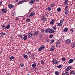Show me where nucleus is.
<instances>
[{
  "label": "nucleus",
  "instance_id": "obj_49",
  "mask_svg": "<svg viewBox=\"0 0 75 75\" xmlns=\"http://www.w3.org/2000/svg\"><path fill=\"white\" fill-rule=\"evenodd\" d=\"M0 14H3V12L1 10H0Z\"/></svg>",
  "mask_w": 75,
  "mask_h": 75
},
{
  "label": "nucleus",
  "instance_id": "obj_50",
  "mask_svg": "<svg viewBox=\"0 0 75 75\" xmlns=\"http://www.w3.org/2000/svg\"><path fill=\"white\" fill-rule=\"evenodd\" d=\"M53 35H50V38H52V37H53Z\"/></svg>",
  "mask_w": 75,
  "mask_h": 75
},
{
  "label": "nucleus",
  "instance_id": "obj_19",
  "mask_svg": "<svg viewBox=\"0 0 75 75\" xmlns=\"http://www.w3.org/2000/svg\"><path fill=\"white\" fill-rule=\"evenodd\" d=\"M1 27L3 29H4L5 30H6V25H2L1 26Z\"/></svg>",
  "mask_w": 75,
  "mask_h": 75
},
{
  "label": "nucleus",
  "instance_id": "obj_23",
  "mask_svg": "<svg viewBox=\"0 0 75 75\" xmlns=\"http://www.w3.org/2000/svg\"><path fill=\"white\" fill-rule=\"evenodd\" d=\"M75 47V44L74 43V42H73L72 43V45H71V48H74Z\"/></svg>",
  "mask_w": 75,
  "mask_h": 75
},
{
  "label": "nucleus",
  "instance_id": "obj_8",
  "mask_svg": "<svg viewBox=\"0 0 75 75\" xmlns=\"http://www.w3.org/2000/svg\"><path fill=\"white\" fill-rule=\"evenodd\" d=\"M14 7V5L11 4H8V7L9 8H12Z\"/></svg>",
  "mask_w": 75,
  "mask_h": 75
},
{
  "label": "nucleus",
  "instance_id": "obj_59",
  "mask_svg": "<svg viewBox=\"0 0 75 75\" xmlns=\"http://www.w3.org/2000/svg\"><path fill=\"white\" fill-rule=\"evenodd\" d=\"M2 53V52H0V55H1Z\"/></svg>",
  "mask_w": 75,
  "mask_h": 75
},
{
  "label": "nucleus",
  "instance_id": "obj_18",
  "mask_svg": "<svg viewBox=\"0 0 75 75\" xmlns=\"http://www.w3.org/2000/svg\"><path fill=\"white\" fill-rule=\"evenodd\" d=\"M35 15V12L34 11L33 12L31 13L30 14V17H32Z\"/></svg>",
  "mask_w": 75,
  "mask_h": 75
},
{
  "label": "nucleus",
  "instance_id": "obj_51",
  "mask_svg": "<svg viewBox=\"0 0 75 75\" xmlns=\"http://www.w3.org/2000/svg\"><path fill=\"white\" fill-rule=\"evenodd\" d=\"M54 42V40H51V43H53Z\"/></svg>",
  "mask_w": 75,
  "mask_h": 75
},
{
  "label": "nucleus",
  "instance_id": "obj_5",
  "mask_svg": "<svg viewBox=\"0 0 75 75\" xmlns=\"http://www.w3.org/2000/svg\"><path fill=\"white\" fill-rule=\"evenodd\" d=\"M65 41L66 43L67 44H70V43H71V41L69 39H68L67 40H66Z\"/></svg>",
  "mask_w": 75,
  "mask_h": 75
},
{
  "label": "nucleus",
  "instance_id": "obj_45",
  "mask_svg": "<svg viewBox=\"0 0 75 75\" xmlns=\"http://www.w3.org/2000/svg\"><path fill=\"white\" fill-rule=\"evenodd\" d=\"M57 67L59 68H62V66L61 65H59L57 66Z\"/></svg>",
  "mask_w": 75,
  "mask_h": 75
},
{
  "label": "nucleus",
  "instance_id": "obj_36",
  "mask_svg": "<svg viewBox=\"0 0 75 75\" xmlns=\"http://www.w3.org/2000/svg\"><path fill=\"white\" fill-rule=\"evenodd\" d=\"M70 74H74V71H71L70 72Z\"/></svg>",
  "mask_w": 75,
  "mask_h": 75
},
{
  "label": "nucleus",
  "instance_id": "obj_55",
  "mask_svg": "<svg viewBox=\"0 0 75 75\" xmlns=\"http://www.w3.org/2000/svg\"><path fill=\"white\" fill-rule=\"evenodd\" d=\"M41 21H44V19H41Z\"/></svg>",
  "mask_w": 75,
  "mask_h": 75
},
{
  "label": "nucleus",
  "instance_id": "obj_26",
  "mask_svg": "<svg viewBox=\"0 0 75 75\" xmlns=\"http://www.w3.org/2000/svg\"><path fill=\"white\" fill-rule=\"evenodd\" d=\"M13 59H15V57L13 56H12L10 58V61H11V60Z\"/></svg>",
  "mask_w": 75,
  "mask_h": 75
},
{
  "label": "nucleus",
  "instance_id": "obj_14",
  "mask_svg": "<svg viewBox=\"0 0 75 75\" xmlns=\"http://www.w3.org/2000/svg\"><path fill=\"white\" fill-rule=\"evenodd\" d=\"M50 30V28H47L45 30V33H49Z\"/></svg>",
  "mask_w": 75,
  "mask_h": 75
},
{
  "label": "nucleus",
  "instance_id": "obj_58",
  "mask_svg": "<svg viewBox=\"0 0 75 75\" xmlns=\"http://www.w3.org/2000/svg\"><path fill=\"white\" fill-rule=\"evenodd\" d=\"M52 21H53V22H54V19H52Z\"/></svg>",
  "mask_w": 75,
  "mask_h": 75
},
{
  "label": "nucleus",
  "instance_id": "obj_3",
  "mask_svg": "<svg viewBox=\"0 0 75 75\" xmlns=\"http://www.w3.org/2000/svg\"><path fill=\"white\" fill-rule=\"evenodd\" d=\"M52 62H53V64H54L55 65H56V64H58V61L55 58L53 59V60H52Z\"/></svg>",
  "mask_w": 75,
  "mask_h": 75
},
{
  "label": "nucleus",
  "instance_id": "obj_24",
  "mask_svg": "<svg viewBox=\"0 0 75 75\" xmlns=\"http://www.w3.org/2000/svg\"><path fill=\"white\" fill-rule=\"evenodd\" d=\"M9 28H10V25H8L6 27V30H7V29H9Z\"/></svg>",
  "mask_w": 75,
  "mask_h": 75
},
{
  "label": "nucleus",
  "instance_id": "obj_30",
  "mask_svg": "<svg viewBox=\"0 0 75 75\" xmlns=\"http://www.w3.org/2000/svg\"><path fill=\"white\" fill-rule=\"evenodd\" d=\"M52 28L54 30H57V27L55 26H54L53 27H52Z\"/></svg>",
  "mask_w": 75,
  "mask_h": 75
},
{
  "label": "nucleus",
  "instance_id": "obj_60",
  "mask_svg": "<svg viewBox=\"0 0 75 75\" xmlns=\"http://www.w3.org/2000/svg\"><path fill=\"white\" fill-rule=\"evenodd\" d=\"M35 1H39V0H35Z\"/></svg>",
  "mask_w": 75,
  "mask_h": 75
},
{
  "label": "nucleus",
  "instance_id": "obj_46",
  "mask_svg": "<svg viewBox=\"0 0 75 75\" xmlns=\"http://www.w3.org/2000/svg\"><path fill=\"white\" fill-rule=\"evenodd\" d=\"M41 33H44V29H42L41 30Z\"/></svg>",
  "mask_w": 75,
  "mask_h": 75
},
{
  "label": "nucleus",
  "instance_id": "obj_6",
  "mask_svg": "<svg viewBox=\"0 0 75 75\" xmlns=\"http://www.w3.org/2000/svg\"><path fill=\"white\" fill-rule=\"evenodd\" d=\"M68 30V28H65L63 29V31L64 33H67Z\"/></svg>",
  "mask_w": 75,
  "mask_h": 75
},
{
  "label": "nucleus",
  "instance_id": "obj_2",
  "mask_svg": "<svg viewBox=\"0 0 75 75\" xmlns=\"http://www.w3.org/2000/svg\"><path fill=\"white\" fill-rule=\"evenodd\" d=\"M45 48V46L44 45L41 46L38 49V50L41 51L42 50H44Z\"/></svg>",
  "mask_w": 75,
  "mask_h": 75
},
{
  "label": "nucleus",
  "instance_id": "obj_11",
  "mask_svg": "<svg viewBox=\"0 0 75 75\" xmlns=\"http://www.w3.org/2000/svg\"><path fill=\"white\" fill-rule=\"evenodd\" d=\"M35 2V0H31L29 2V3L30 4H33Z\"/></svg>",
  "mask_w": 75,
  "mask_h": 75
},
{
  "label": "nucleus",
  "instance_id": "obj_43",
  "mask_svg": "<svg viewBox=\"0 0 75 75\" xmlns=\"http://www.w3.org/2000/svg\"><path fill=\"white\" fill-rule=\"evenodd\" d=\"M50 24H52V25L54 24V22L52 21H51V22H50Z\"/></svg>",
  "mask_w": 75,
  "mask_h": 75
},
{
  "label": "nucleus",
  "instance_id": "obj_9",
  "mask_svg": "<svg viewBox=\"0 0 75 75\" xmlns=\"http://www.w3.org/2000/svg\"><path fill=\"white\" fill-rule=\"evenodd\" d=\"M27 1L25 0H22L20 1L19 3H18V4H21L22 3H24L25 2H26Z\"/></svg>",
  "mask_w": 75,
  "mask_h": 75
},
{
  "label": "nucleus",
  "instance_id": "obj_39",
  "mask_svg": "<svg viewBox=\"0 0 75 75\" xmlns=\"http://www.w3.org/2000/svg\"><path fill=\"white\" fill-rule=\"evenodd\" d=\"M62 61H65V60H66V59L64 57H63L62 58Z\"/></svg>",
  "mask_w": 75,
  "mask_h": 75
},
{
  "label": "nucleus",
  "instance_id": "obj_28",
  "mask_svg": "<svg viewBox=\"0 0 75 75\" xmlns=\"http://www.w3.org/2000/svg\"><path fill=\"white\" fill-rule=\"evenodd\" d=\"M24 40H27V36H24L23 37Z\"/></svg>",
  "mask_w": 75,
  "mask_h": 75
},
{
  "label": "nucleus",
  "instance_id": "obj_48",
  "mask_svg": "<svg viewBox=\"0 0 75 75\" xmlns=\"http://www.w3.org/2000/svg\"><path fill=\"white\" fill-rule=\"evenodd\" d=\"M30 54H31V52H28V55H30Z\"/></svg>",
  "mask_w": 75,
  "mask_h": 75
},
{
  "label": "nucleus",
  "instance_id": "obj_4",
  "mask_svg": "<svg viewBox=\"0 0 75 75\" xmlns=\"http://www.w3.org/2000/svg\"><path fill=\"white\" fill-rule=\"evenodd\" d=\"M39 34V31H36L34 34H33L32 35H34L35 37H36V36H37Z\"/></svg>",
  "mask_w": 75,
  "mask_h": 75
},
{
  "label": "nucleus",
  "instance_id": "obj_62",
  "mask_svg": "<svg viewBox=\"0 0 75 75\" xmlns=\"http://www.w3.org/2000/svg\"><path fill=\"white\" fill-rule=\"evenodd\" d=\"M32 8H30V10H29V11H31V10Z\"/></svg>",
  "mask_w": 75,
  "mask_h": 75
},
{
  "label": "nucleus",
  "instance_id": "obj_40",
  "mask_svg": "<svg viewBox=\"0 0 75 75\" xmlns=\"http://www.w3.org/2000/svg\"><path fill=\"white\" fill-rule=\"evenodd\" d=\"M41 63L42 64H44V60H41Z\"/></svg>",
  "mask_w": 75,
  "mask_h": 75
},
{
  "label": "nucleus",
  "instance_id": "obj_44",
  "mask_svg": "<svg viewBox=\"0 0 75 75\" xmlns=\"http://www.w3.org/2000/svg\"><path fill=\"white\" fill-rule=\"evenodd\" d=\"M30 21V19H27L26 20V22H27V23H28V22L29 21Z\"/></svg>",
  "mask_w": 75,
  "mask_h": 75
},
{
  "label": "nucleus",
  "instance_id": "obj_7",
  "mask_svg": "<svg viewBox=\"0 0 75 75\" xmlns=\"http://www.w3.org/2000/svg\"><path fill=\"white\" fill-rule=\"evenodd\" d=\"M54 33H55V31L54 30H53L52 29H50L49 33L50 34H52Z\"/></svg>",
  "mask_w": 75,
  "mask_h": 75
},
{
  "label": "nucleus",
  "instance_id": "obj_63",
  "mask_svg": "<svg viewBox=\"0 0 75 75\" xmlns=\"http://www.w3.org/2000/svg\"><path fill=\"white\" fill-rule=\"evenodd\" d=\"M38 65H40V63H38Z\"/></svg>",
  "mask_w": 75,
  "mask_h": 75
},
{
  "label": "nucleus",
  "instance_id": "obj_57",
  "mask_svg": "<svg viewBox=\"0 0 75 75\" xmlns=\"http://www.w3.org/2000/svg\"><path fill=\"white\" fill-rule=\"evenodd\" d=\"M30 16V15H28L27 16L28 17H29Z\"/></svg>",
  "mask_w": 75,
  "mask_h": 75
},
{
  "label": "nucleus",
  "instance_id": "obj_52",
  "mask_svg": "<svg viewBox=\"0 0 75 75\" xmlns=\"http://www.w3.org/2000/svg\"><path fill=\"white\" fill-rule=\"evenodd\" d=\"M62 75H67L66 74H65V73H62Z\"/></svg>",
  "mask_w": 75,
  "mask_h": 75
},
{
  "label": "nucleus",
  "instance_id": "obj_64",
  "mask_svg": "<svg viewBox=\"0 0 75 75\" xmlns=\"http://www.w3.org/2000/svg\"><path fill=\"white\" fill-rule=\"evenodd\" d=\"M16 2H17V1H18V0H16Z\"/></svg>",
  "mask_w": 75,
  "mask_h": 75
},
{
  "label": "nucleus",
  "instance_id": "obj_10",
  "mask_svg": "<svg viewBox=\"0 0 75 75\" xmlns=\"http://www.w3.org/2000/svg\"><path fill=\"white\" fill-rule=\"evenodd\" d=\"M74 62V59H70L69 62H68V64H71V63H72Z\"/></svg>",
  "mask_w": 75,
  "mask_h": 75
},
{
  "label": "nucleus",
  "instance_id": "obj_15",
  "mask_svg": "<svg viewBox=\"0 0 75 75\" xmlns=\"http://www.w3.org/2000/svg\"><path fill=\"white\" fill-rule=\"evenodd\" d=\"M39 37L40 39H41L43 38V35L40 34L39 36Z\"/></svg>",
  "mask_w": 75,
  "mask_h": 75
},
{
  "label": "nucleus",
  "instance_id": "obj_32",
  "mask_svg": "<svg viewBox=\"0 0 75 75\" xmlns=\"http://www.w3.org/2000/svg\"><path fill=\"white\" fill-rule=\"evenodd\" d=\"M42 19L43 20H45V21H47V18L44 17V16L42 17Z\"/></svg>",
  "mask_w": 75,
  "mask_h": 75
},
{
  "label": "nucleus",
  "instance_id": "obj_38",
  "mask_svg": "<svg viewBox=\"0 0 75 75\" xmlns=\"http://www.w3.org/2000/svg\"><path fill=\"white\" fill-rule=\"evenodd\" d=\"M68 6L67 5L65 7V10H68Z\"/></svg>",
  "mask_w": 75,
  "mask_h": 75
},
{
  "label": "nucleus",
  "instance_id": "obj_42",
  "mask_svg": "<svg viewBox=\"0 0 75 75\" xmlns=\"http://www.w3.org/2000/svg\"><path fill=\"white\" fill-rule=\"evenodd\" d=\"M47 10L48 11H50V10H51V8L50 7H49L48 8Z\"/></svg>",
  "mask_w": 75,
  "mask_h": 75
},
{
  "label": "nucleus",
  "instance_id": "obj_54",
  "mask_svg": "<svg viewBox=\"0 0 75 75\" xmlns=\"http://www.w3.org/2000/svg\"><path fill=\"white\" fill-rule=\"evenodd\" d=\"M18 18H17L15 19V20H16V21H17V20H18Z\"/></svg>",
  "mask_w": 75,
  "mask_h": 75
},
{
  "label": "nucleus",
  "instance_id": "obj_29",
  "mask_svg": "<svg viewBox=\"0 0 75 75\" xmlns=\"http://www.w3.org/2000/svg\"><path fill=\"white\" fill-rule=\"evenodd\" d=\"M65 20L64 19H61V20L60 21V23H62Z\"/></svg>",
  "mask_w": 75,
  "mask_h": 75
},
{
  "label": "nucleus",
  "instance_id": "obj_16",
  "mask_svg": "<svg viewBox=\"0 0 75 75\" xmlns=\"http://www.w3.org/2000/svg\"><path fill=\"white\" fill-rule=\"evenodd\" d=\"M37 64H36L35 63H34L32 65V67L34 68H35Z\"/></svg>",
  "mask_w": 75,
  "mask_h": 75
},
{
  "label": "nucleus",
  "instance_id": "obj_61",
  "mask_svg": "<svg viewBox=\"0 0 75 75\" xmlns=\"http://www.w3.org/2000/svg\"><path fill=\"white\" fill-rule=\"evenodd\" d=\"M7 75H11V74H8Z\"/></svg>",
  "mask_w": 75,
  "mask_h": 75
},
{
  "label": "nucleus",
  "instance_id": "obj_21",
  "mask_svg": "<svg viewBox=\"0 0 75 75\" xmlns=\"http://www.w3.org/2000/svg\"><path fill=\"white\" fill-rule=\"evenodd\" d=\"M6 35V33H5L2 32L0 33V35L1 36H3V35Z\"/></svg>",
  "mask_w": 75,
  "mask_h": 75
},
{
  "label": "nucleus",
  "instance_id": "obj_1",
  "mask_svg": "<svg viewBox=\"0 0 75 75\" xmlns=\"http://www.w3.org/2000/svg\"><path fill=\"white\" fill-rule=\"evenodd\" d=\"M71 69H72V67L71 66H69L67 67V69L65 70V72L66 74H67V75H69V72H68V71L69 70Z\"/></svg>",
  "mask_w": 75,
  "mask_h": 75
},
{
  "label": "nucleus",
  "instance_id": "obj_35",
  "mask_svg": "<svg viewBox=\"0 0 75 75\" xmlns=\"http://www.w3.org/2000/svg\"><path fill=\"white\" fill-rule=\"evenodd\" d=\"M57 11H58V12H59L60 11H61V8H58L57 9Z\"/></svg>",
  "mask_w": 75,
  "mask_h": 75
},
{
  "label": "nucleus",
  "instance_id": "obj_31",
  "mask_svg": "<svg viewBox=\"0 0 75 75\" xmlns=\"http://www.w3.org/2000/svg\"><path fill=\"white\" fill-rule=\"evenodd\" d=\"M54 6H55V4L54 3H53L51 4L50 6L51 7H54Z\"/></svg>",
  "mask_w": 75,
  "mask_h": 75
},
{
  "label": "nucleus",
  "instance_id": "obj_47",
  "mask_svg": "<svg viewBox=\"0 0 75 75\" xmlns=\"http://www.w3.org/2000/svg\"><path fill=\"white\" fill-rule=\"evenodd\" d=\"M16 12H14L13 14V16H16Z\"/></svg>",
  "mask_w": 75,
  "mask_h": 75
},
{
  "label": "nucleus",
  "instance_id": "obj_12",
  "mask_svg": "<svg viewBox=\"0 0 75 75\" xmlns=\"http://www.w3.org/2000/svg\"><path fill=\"white\" fill-rule=\"evenodd\" d=\"M32 35H33L31 33H29L28 34V38H31Z\"/></svg>",
  "mask_w": 75,
  "mask_h": 75
},
{
  "label": "nucleus",
  "instance_id": "obj_20",
  "mask_svg": "<svg viewBox=\"0 0 75 75\" xmlns=\"http://www.w3.org/2000/svg\"><path fill=\"white\" fill-rule=\"evenodd\" d=\"M68 0H65V2L64 3V5H67V4H68Z\"/></svg>",
  "mask_w": 75,
  "mask_h": 75
},
{
  "label": "nucleus",
  "instance_id": "obj_34",
  "mask_svg": "<svg viewBox=\"0 0 75 75\" xmlns=\"http://www.w3.org/2000/svg\"><path fill=\"white\" fill-rule=\"evenodd\" d=\"M19 37L20 38H21V40H23V36H22V35H20Z\"/></svg>",
  "mask_w": 75,
  "mask_h": 75
},
{
  "label": "nucleus",
  "instance_id": "obj_56",
  "mask_svg": "<svg viewBox=\"0 0 75 75\" xmlns=\"http://www.w3.org/2000/svg\"><path fill=\"white\" fill-rule=\"evenodd\" d=\"M1 4H2V1H1V2H0V6L1 5Z\"/></svg>",
  "mask_w": 75,
  "mask_h": 75
},
{
  "label": "nucleus",
  "instance_id": "obj_25",
  "mask_svg": "<svg viewBox=\"0 0 75 75\" xmlns=\"http://www.w3.org/2000/svg\"><path fill=\"white\" fill-rule=\"evenodd\" d=\"M54 74H55V75H59V72L57 71H56L55 72H54Z\"/></svg>",
  "mask_w": 75,
  "mask_h": 75
},
{
  "label": "nucleus",
  "instance_id": "obj_37",
  "mask_svg": "<svg viewBox=\"0 0 75 75\" xmlns=\"http://www.w3.org/2000/svg\"><path fill=\"white\" fill-rule=\"evenodd\" d=\"M62 23H58V26H59V27H61V26H62Z\"/></svg>",
  "mask_w": 75,
  "mask_h": 75
},
{
  "label": "nucleus",
  "instance_id": "obj_17",
  "mask_svg": "<svg viewBox=\"0 0 75 75\" xmlns=\"http://www.w3.org/2000/svg\"><path fill=\"white\" fill-rule=\"evenodd\" d=\"M54 50V46H52V47L50 49V51H53Z\"/></svg>",
  "mask_w": 75,
  "mask_h": 75
},
{
  "label": "nucleus",
  "instance_id": "obj_53",
  "mask_svg": "<svg viewBox=\"0 0 75 75\" xmlns=\"http://www.w3.org/2000/svg\"><path fill=\"white\" fill-rule=\"evenodd\" d=\"M70 31H71L72 32H74V31H73V29H70Z\"/></svg>",
  "mask_w": 75,
  "mask_h": 75
},
{
  "label": "nucleus",
  "instance_id": "obj_13",
  "mask_svg": "<svg viewBox=\"0 0 75 75\" xmlns=\"http://www.w3.org/2000/svg\"><path fill=\"white\" fill-rule=\"evenodd\" d=\"M7 10L6 8H4V9H2V11L3 13H6L7 11Z\"/></svg>",
  "mask_w": 75,
  "mask_h": 75
},
{
  "label": "nucleus",
  "instance_id": "obj_33",
  "mask_svg": "<svg viewBox=\"0 0 75 75\" xmlns=\"http://www.w3.org/2000/svg\"><path fill=\"white\" fill-rule=\"evenodd\" d=\"M24 64L23 63H21L20 65V67L21 68V67H24Z\"/></svg>",
  "mask_w": 75,
  "mask_h": 75
},
{
  "label": "nucleus",
  "instance_id": "obj_41",
  "mask_svg": "<svg viewBox=\"0 0 75 75\" xmlns=\"http://www.w3.org/2000/svg\"><path fill=\"white\" fill-rule=\"evenodd\" d=\"M59 45V42H57L56 45V47H58V46Z\"/></svg>",
  "mask_w": 75,
  "mask_h": 75
},
{
  "label": "nucleus",
  "instance_id": "obj_27",
  "mask_svg": "<svg viewBox=\"0 0 75 75\" xmlns=\"http://www.w3.org/2000/svg\"><path fill=\"white\" fill-rule=\"evenodd\" d=\"M23 57L25 58V59H27V56L26 55H25V54H23Z\"/></svg>",
  "mask_w": 75,
  "mask_h": 75
},
{
  "label": "nucleus",
  "instance_id": "obj_22",
  "mask_svg": "<svg viewBox=\"0 0 75 75\" xmlns=\"http://www.w3.org/2000/svg\"><path fill=\"white\" fill-rule=\"evenodd\" d=\"M64 13L67 16L68 15V10H65Z\"/></svg>",
  "mask_w": 75,
  "mask_h": 75
}]
</instances>
